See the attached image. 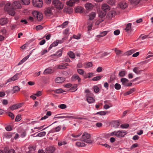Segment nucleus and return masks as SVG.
Returning <instances> with one entry per match:
<instances>
[{"instance_id": "f257e3e1", "label": "nucleus", "mask_w": 153, "mask_h": 153, "mask_svg": "<svg viewBox=\"0 0 153 153\" xmlns=\"http://www.w3.org/2000/svg\"><path fill=\"white\" fill-rule=\"evenodd\" d=\"M90 135L87 132H85L83 134L80 140L88 143H91L93 142V140L90 139Z\"/></svg>"}, {"instance_id": "f03ea898", "label": "nucleus", "mask_w": 153, "mask_h": 153, "mask_svg": "<svg viewBox=\"0 0 153 153\" xmlns=\"http://www.w3.org/2000/svg\"><path fill=\"white\" fill-rule=\"evenodd\" d=\"M127 133V132L124 131H115L111 133L109 136H111L115 135L117 137H123Z\"/></svg>"}, {"instance_id": "7ed1b4c3", "label": "nucleus", "mask_w": 153, "mask_h": 153, "mask_svg": "<svg viewBox=\"0 0 153 153\" xmlns=\"http://www.w3.org/2000/svg\"><path fill=\"white\" fill-rule=\"evenodd\" d=\"M4 10L7 11V13L11 16H14L15 14V12L13 9L12 7L10 6V3H7L5 5L4 7Z\"/></svg>"}, {"instance_id": "20e7f679", "label": "nucleus", "mask_w": 153, "mask_h": 153, "mask_svg": "<svg viewBox=\"0 0 153 153\" xmlns=\"http://www.w3.org/2000/svg\"><path fill=\"white\" fill-rule=\"evenodd\" d=\"M52 4L59 10L62 9L64 7V4L59 0H52Z\"/></svg>"}, {"instance_id": "39448f33", "label": "nucleus", "mask_w": 153, "mask_h": 153, "mask_svg": "<svg viewBox=\"0 0 153 153\" xmlns=\"http://www.w3.org/2000/svg\"><path fill=\"white\" fill-rule=\"evenodd\" d=\"M32 2L34 7H42L43 4L42 0H32Z\"/></svg>"}, {"instance_id": "423d86ee", "label": "nucleus", "mask_w": 153, "mask_h": 153, "mask_svg": "<svg viewBox=\"0 0 153 153\" xmlns=\"http://www.w3.org/2000/svg\"><path fill=\"white\" fill-rule=\"evenodd\" d=\"M53 8V7H48L45 9L44 13L46 17H50L53 15L52 10Z\"/></svg>"}, {"instance_id": "0eeeda50", "label": "nucleus", "mask_w": 153, "mask_h": 153, "mask_svg": "<svg viewBox=\"0 0 153 153\" xmlns=\"http://www.w3.org/2000/svg\"><path fill=\"white\" fill-rule=\"evenodd\" d=\"M129 80L125 78H122L120 79V82H122V85L124 86H130L132 85L131 82L128 83Z\"/></svg>"}, {"instance_id": "6e6552de", "label": "nucleus", "mask_w": 153, "mask_h": 153, "mask_svg": "<svg viewBox=\"0 0 153 153\" xmlns=\"http://www.w3.org/2000/svg\"><path fill=\"white\" fill-rule=\"evenodd\" d=\"M12 7L14 10V9H20L21 7L20 3L16 1H14L13 3Z\"/></svg>"}, {"instance_id": "1a4fd4ad", "label": "nucleus", "mask_w": 153, "mask_h": 153, "mask_svg": "<svg viewBox=\"0 0 153 153\" xmlns=\"http://www.w3.org/2000/svg\"><path fill=\"white\" fill-rule=\"evenodd\" d=\"M70 114L68 113H63L61 114L60 115L63 114L64 115V116H59V117H54V118H68L69 119H73V118H74V116H69L68 115Z\"/></svg>"}, {"instance_id": "9d476101", "label": "nucleus", "mask_w": 153, "mask_h": 153, "mask_svg": "<svg viewBox=\"0 0 153 153\" xmlns=\"http://www.w3.org/2000/svg\"><path fill=\"white\" fill-rule=\"evenodd\" d=\"M128 6L127 3L124 1H122L119 2L118 4V6L122 9H125Z\"/></svg>"}, {"instance_id": "9b49d317", "label": "nucleus", "mask_w": 153, "mask_h": 153, "mask_svg": "<svg viewBox=\"0 0 153 153\" xmlns=\"http://www.w3.org/2000/svg\"><path fill=\"white\" fill-rule=\"evenodd\" d=\"M22 105V103H19L14 104L9 107V108L12 110L18 109L21 107Z\"/></svg>"}, {"instance_id": "f8f14e48", "label": "nucleus", "mask_w": 153, "mask_h": 153, "mask_svg": "<svg viewBox=\"0 0 153 153\" xmlns=\"http://www.w3.org/2000/svg\"><path fill=\"white\" fill-rule=\"evenodd\" d=\"M76 80H78V82H81V79L78 75L77 74L73 75L71 78V80L74 81Z\"/></svg>"}, {"instance_id": "ddd939ff", "label": "nucleus", "mask_w": 153, "mask_h": 153, "mask_svg": "<svg viewBox=\"0 0 153 153\" xmlns=\"http://www.w3.org/2000/svg\"><path fill=\"white\" fill-rule=\"evenodd\" d=\"M116 15V12L114 10L110 11L106 15V17L108 19H111Z\"/></svg>"}, {"instance_id": "4468645a", "label": "nucleus", "mask_w": 153, "mask_h": 153, "mask_svg": "<svg viewBox=\"0 0 153 153\" xmlns=\"http://www.w3.org/2000/svg\"><path fill=\"white\" fill-rule=\"evenodd\" d=\"M55 149L52 146H50L47 147L45 150V152L46 153H52L55 151Z\"/></svg>"}, {"instance_id": "2eb2a0df", "label": "nucleus", "mask_w": 153, "mask_h": 153, "mask_svg": "<svg viewBox=\"0 0 153 153\" xmlns=\"http://www.w3.org/2000/svg\"><path fill=\"white\" fill-rule=\"evenodd\" d=\"M102 9L103 11L106 12L110 10V7L107 4L104 3L102 4Z\"/></svg>"}, {"instance_id": "dca6fc26", "label": "nucleus", "mask_w": 153, "mask_h": 153, "mask_svg": "<svg viewBox=\"0 0 153 153\" xmlns=\"http://www.w3.org/2000/svg\"><path fill=\"white\" fill-rule=\"evenodd\" d=\"M29 151L26 152V153H34L36 149V146H31L28 147Z\"/></svg>"}, {"instance_id": "f3484780", "label": "nucleus", "mask_w": 153, "mask_h": 153, "mask_svg": "<svg viewBox=\"0 0 153 153\" xmlns=\"http://www.w3.org/2000/svg\"><path fill=\"white\" fill-rule=\"evenodd\" d=\"M35 15L36 16V18L39 21H41L43 19V14L40 12H35Z\"/></svg>"}, {"instance_id": "a211bd4d", "label": "nucleus", "mask_w": 153, "mask_h": 153, "mask_svg": "<svg viewBox=\"0 0 153 153\" xmlns=\"http://www.w3.org/2000/svg\"><path fill=\"white\" fill-rule=\"evenodd\" d=\"M65 80V78L63 77H57L55 79V82L56 83H60Z\"/></svg>"}, {"instance_id": "6ab92c4d", "label": "nucleus", "mask_w": 153, "mask_h": 153, "mask_svg": "<svg viewBox=\"0 0 153 153\" xmlns=\"http://www.w3.org/2000/svg\"><path fill=\"white\" fill-rule=\"evenodd\" d=\"M133 71L134 72L137 74H140L141 72L143 71V70H140V68L138 67H136L134 68Z\"/></svg>"}, {"instance_id": "aec40b11", "label": "nucleus", "mask_w": 153, "mask_h": 153, "mask_svg": "<svg viewBox=\"0 0 153 153\" xmlns=\"http://www.w3.org/2000/svg\"><path fill=\"white\" fill-rule=\"evenodd\" d=\"M8 22V21L7 18H4L0 19V24L1 25H4Z\"/></svg>"}, {"instance_id": "412c9836", "label": "nucleus", "mask_w": 153, "mask_h": 153, "mask_svg": "<svg viewBox=\"0 0 153 153\" xmlns=\"http://www.w3.org/2000/svg\"><path fill=\"white\" fill-rule=\"evenodd\" d=\"M93 5L90 3H87L85 5V7L87 10H91L93 8Z\"/></svg>"}, {"instance_id": "4be33fe9", "label": "nucleus", "mask_w": 153, "mask_h": 153, "mask_svg": "<svg viewBox=\"0 0 153 153\" xmlns=\"http://www.w3.org/2000/svg\"><path fill=\"white\" fill-rule=\"evenodd\" d=\"M99 16L100 18H103L106 14V12L104 11H99L98 12Z\"/></svg>"}, {"instance_id": "5701e85b", "label": "nucleus", "mask_w": 153, "mask_h": 153, "mask_svg": "<svg viewBox=\"0 0 153 153\" xmlns=\"http://www.w3.org/2000/svg\"><path fill=\"white\" fill-rule=\"evenodd\" d=\"M86 100L89 103H91L94 102L95 101V100L92 97H87Z\"/></svg>"}, {"instance_id": "b1692460", "label": "nucleus", "mask_w": 153, "mask_h": 153, "mask_svg": "<svg viewBox=\"0 0 153 153\" xmlns=\"http://www.w3.org/2000/svg\"><path fill=\"white\" fill-rule=\"evenodd\" d=\"M53 72L52 70L50 68H48L46 69L44 72V74H51Z\"/></svg>"}, {"instance_id": "393cba45", "label": "nucleus", "mask_w": 153, "mask_h": 153, "mask_svg": "<svg viewBox=\"0 0 153 153\" xmlns=\"http://www.w3.org/2000/svg\"><path fill=\"white\" fill-rule=\"evenodd\" d=\"M20 3L23 4L28 5L30 3V0H20Z\"/></svg>"}, {"instance_id": "a878e982", "label": "nucleus", "mask_w": 153, "mask_h": 153, "mask_svg": "<svg viewBox=\"0 0 153 153\" xmlns=\"http://www.w3.org/2000/svg\"><path fill=\"white\" fill-rule=\"evenodd\" d=\"M21 75V73H17L16 74L13 76L11 77L12 78V79H13V81H15L16 80L18 79L19 78V75Z\"/></svg>"}, {"instance_id": "bb28decb", "label": "nucleus", "mask_w": 153, "mask_h": 153, "mask_svg": "<svg viewBox=\"0 0 153 153\" xmlns=\"http://www.w3.org/2000/svg\"><path fill=\"white\" fill-rule=\"evenodd\" d=\"M108 32V31H104L101 32H100V34L97 35V36L99 38L103 37L106 35L107 34Z\"/></svg>"}, {"instance_id": "cd10ccee", "label": "nucleus", "mask_w": 153, "mask_h": 153, "mask_svg": "<svg viewBox=\"0 0 153 153\" xmlns=\"http://www.w3.org/2000/svg\"><path fill=\"white\" fill-rule=\"evenodd\" d=\"M76 145L79 147H82L85 146V144L83 142H77L76 143Z\"/></svg>"}, {"instance_id": "c85d7f7f", "label": "nucleus", "mask_w": 153, "mask_h": 153, "mask_svg": "<svg viewBox=\"0 0 153 153\" xmlns=\"http://www.w3.org/2000/svg\"><path fill=\"white\" fill-rule=\"evenodd\" d=\"M52 91L56 94H59L64 91H63V89L62 88L53 90Z\"/></svg>"}, {"instance_id": "c756f323", "label": "nucleus", "mask_w": 153, "mask_h": 153, "mask_svg": "<svg viewBox=\"0 0 153 153\" xmlns=\"http://www.w3.org/2000/svg\"><path fill=\"white\" fill-rule=\"evenodd\" d=\"M62 55V52L60 51H57L56 53L51 55V56H57V57H60Z\"/></svg>"}, {"instance_id": "7c9ffc66", "label": "nucleus", "mask_w": 153, "mask_h": 153, "mask_svg": "<svg viewBox=\"0 0 153 153\" xmlns=\"http://www.w3.org/2000/svg\"><path fill=\"white\" fill-rule=\"evenodd\" d=\"M19 88L17 86H16L13 87V93L17 92L20 90Z\"/></svg>"}, {"instance_id": "2f4dec72", "label": "nucleus", "mask_w": 153, "mask_h": 153, "mask_svg": "<svg viewBox=\"0 0 153 153\" xmlns=\"http://www.w3.org/2000/svg\"><path fill=\"white\" fill-rule=\"evenodd\" d=\"M68 54L69 56V57L72 59L75 58V54L73 52L70 51L68 53Z\"/></svg>"}, {"instance_id": "473e14b6", "label": "nucleus", "mask_w": 153, "mask_h": 153, "mask_svg": "<svg viewBox=\"0 0 153 153\" xmlns=\"http://www.w3.org/2000/svg\"><path fill=\"white\" fill-rule=\"evenodd\" d=\"M134 91V88H132L128 91V92L125 93L124 94V96H126L127 95L133 93Z\"/></svg>"}, {"instance_id": "72a5a7b5", "label": "nucleus", "mask_w": 153, "mask_h": 153, "mask_svg": "<svg viewBox=\"0 0 153 153\" xmlns=\"http://www.w3.org/2000/svg\"><path fill=\"white\" fill-rule=\"evenodd\" d=\"M77 87V85L76 84H74V85L70 89L71 91L73 92L76 91L77 90L76 88Z\"/></svg>"}, {"instance_id": "f704fd0d", "label": "nucleus", "mask_w": 153, "mask_h": 153, "mask_svg": "<svg viewBox=\"0 0 153 153\" xmlns=\"http://www.w3.org/2000/svg\"><path fill=\"white\" fill-rule=\"evenodd\" d=\"M103 77L102 76H97L93 78L92 79V80L93 81H97L100 79L102 77Z\"/></svg>"}, {"instance_id": "c9c22d12", "label": "nucleus", "mask_w": 153, "mask_h": 153, "mask_svg": "<svg viewBox=\"0 0 153 153\" xmlns=\"http://www.w3.org/2000/svg\"><path fill=\"white\" fill-rule=\"evenodd\" d=\"M96 16V14L94 12H92L89 15V19L90 20H93Z\"/></svg>"}, {"instance_id": "e433bc0d", "label": "nucleus", "mask_w": 153, "mask_h": 153, "mask_svg": "<svg viewBox=\"0 0 153 153\" xmlns=\"http://www.w3.org/2000/svg\"><path fill=\"white\" fill-rule=\"evenodd\" d=\"M131 23H129L127 24L125 30L127 31L130 30L131 29Z\"/></svg>"}, {"instance_id": "4c0bfd02", "label": "nucleus", "mask_w": 153, "mask_h": 153, "mask_svg": "<svg viewBox=\"0 0 153 153\" xmlns=\"http://www.w3.org/2000/svg\"><path fill=\"white\" fill-rule=\"evenodd\" d=\"M140 0H131V3L134 5H137L140 2Z\"/></svg>"}, {"instance_id": "58836bf2", "label": "nucleus", "mask_w": 153, "mask_h": 153, "mask_svg": "<svg viewBox=\"0 0 153 153\" xmlns=\"http://www.w3.org/2000/svg\"><path fill=\"white\" fill-rule=\"evenodd\" d=\"M108 113L106 111H101L97 112L96 113L97 114H99L100 115H104Z\"/></svg>"}, {"instance_id": "ea45409f", "label": "nucleus", "mask_w": 153, "mask_h": 153, "mask_svg": "<svg viewBox=\"0 0 153 153\" xmlns=\"http://www.w3.org/2000/svg\"><path fill=\"white\" fill-rule=\"evenodd\" d=\"M126 71H120L119 73V76L121 77H123L125 76Z\"/></svg>"}, {"instance_id": "a19ab883", "label": "nucleus", "mask_w": 153, "mask_h": 153, "mask_svg": "<svg viewBox=\"0 0 153 153\" xmlns=\"http://www.w3.org/2000/svg\"><path fill=\"white\" fill-rule=\"evenodd\" d=\"M114 51L116 53L117 55L119 56H120L121 55V54L122 52V51L120 50H118L117 48H115Z\"/></svg>"}, {"instance_id": "79ce46f5", "label": "nucleus", "mask_w": 153, "mask_h": 153, "mask_svg": "<svg viewBox=\"0 0 153 153\" xmlns=\"http://www.w3.org/2000/svg\"><path fill=\"white\" fill-rule=\"evenodd\" d=\"M21 115L20 114H18L16 117L15 121L16 122L19 121L21 120Z\"/></svg>"}, {"instance_id": "37998d69", "label": "nucleus", "mask_w": 153, "mask_h": 153, "mask_svg": "<svg viewBox=\"0 0 153 153\" xmlns=\"http://www.w3.org/2000/svg\"><path fill=\"white\" fill-rule=\"evenodd\" d=\"M135 51L134 50H131L129 51H127L126 53V55L128 56L130 55L133 53Z\"/></svg>"}, {"instance_id": "c03bdc74", "label": "nucleus", "mask_w": 153, "mask_h": 153, "mask_svg": "<svg viewBox=\"0 0 153 153\" xmlns=\"http://www.w3.org/2000/svg\"><path fill=\"white\" fill-rule=\"evenodd\" d=\"M114 88L115 89L117 90L120 89L121 88V85L120 84L116 83L114 85Z\"/></svg>"}, {"instance_id": "a18cd8bd", "label": "nucleus", "mask_w": 153, "mask_h": 153, "mask_svg": "<svg viewBox=\"0 0 153 153\" xmlns=\"http://www.w3.org/2000/svg\"><path fill=\"white\" fill-rule=\"evenodd\" d=\"M46 133L45 131H42L38 133L36 136L41 137L44 136L45 135Z\"/></svg>"}, {"instance_id": "49530a36", "label": "nucleus", "mask_w": 153, "mask_h": 153, "mask_svg": "<svg viewBox=\"0 0 153 153\" xmlns=\"http://www.w3.org/2000/svg\"><path fill=\"white\" fill-rule=\"evenodd\" d=\"M74 4V3L72 0H70L68 1L67 2V5L69 6H73Z\"/></svg>"}, {"instance_id": "de8ad7c7", "label": "nucleus", "mask_w": 153, "mask_h": 153, "mask_svg": "<svg viewBox=\"0 0 153 153\" xmlns=\"http://www.w3.org/2000/svg\"><path fill=\"white\" fill-rule=\"evenodd\" d=\"M77 72L81 75H83L84 74V70L81 69H79L77 70Z\"/></svg>"}, {"instance_id": "09e8293b", "label": "nucleus", "mask_w": 153, "mask_h": 153, "mask_svg": "<svg viewBox=\"0 0 153 153\" xmlns=\"http://www.w3.org/2000/svg\"><path fill=\"white\" fill-rule=\"evenodd\" d=\"M75 12L76 13H82L83 12V10L81 8L77 7L76 9Z\"/></svg>"}, {"instance_id": "8fccbe9b", "label": "nucleus", "mask_w": 153, "mask_h": 153, "mask_svg": "<svg viewBox=\"0 0 153 153\" xmlns=\"http://www.w3.org/2000/svg\"><path fill=\"white\" fill-rule=\"evenodd\" d=\"M58 107L62 109H65L66 108V105L64 104H61L58 105Z\"/></svg>"}, {"instance_id": "3c124183", "label": "nucleus", "mask_w": 153, "mask_h": 153, "mask_svg": "<svg viewBox=\"0 0 153 153\" xmlns=\"http://www.w3.org/2000/svg\"><path fill=\"white\" fill-rule=\"evenodd\" d=\"M120 125V123L119 122H115L113 124V127L115 128H116L118 127Z\"/></svg>"}, {"instance_id": "603ef678", "label": "nucleus", "mask_w": 153, "mask_h": 153, "mask_svg": "<svg viewBox=\"0 0 153 153\" xmlns=\"http://www.w3.org/2000/svg\"><path fill=\"white\" fill-rule=\"evenodd\" d=\"M31 53H30L27 56H25V58H24L22 60H21V62H25L26 60H27L29 57L30 56V55Z\"/></svg>"}, {"instance_id": "864d4df0", "label": "nucleus", "mask_w": 153, "mask_h": 153, "mask_svg": "<svg viewBox=\"0 0 153 153\" xmlns=\"http://www.w3.org/2000/svg\"><path fill=\"white\" fill-rule=\"evenodd\" d=\"M7 114L8 116L11 118L12 119H14V115L12 112H7Z\"/></svg>"}, {"instance_id": "5fc2aeb1", "label": "nucleus", "mask_w": 153, "mask_h": 153, "mask_svg": "<svg viewBox=\"0 0 153 153\" xmlns=\"http://www.w3.org/2000/svg\"><path fill=\"white\" fill-rule=\"evenodd\" d=\"M120 126L121 128H127L129 127V125L128 124L126 123L125 124H122Z\"/></svg>"}, {"instance_id": "6e6d98bb", "label": "nucleus", "mask_w": 153, "mask_h": 153, "mask_svg": "<svg viewBox=\"0 0 153 153\" xmlns=\"http://www.w3.org/2000/svg\"><path fill=\"white\" fill-rule=\"evenodd\" d=\"M58 68L60 69H65L67 68L66 67L63 65H58Z\"/></svg>"}, {"instance_id": "4d7b16f0", "label": "nucleus", "mask_w": 153, "mask_h": 153, "mask_svg": "<svg viewBox=\"0 0 153 153\" xmlns=\"http://www.w3.org/2000/svg\"><path fill=\"white\" fill-rule=\"evenodd\" d=\"M68 21H66L64 22L63 24L61 25V26L62 28H65V26L68 25Z\"/></svg>"}, {"instance_id": "13d9d810", "label": "nucleus", "mask_w": 153, "mask_h": 153, "mask_svg": "<svg viewBox=\"0 0 153 153\" xmlns=\"http://www.w3.org/2000/svg\"><path fill=\"white\" fill-rule=\"evenodd\" d=\"M108 3L111 5H113L114 4L115 2V0H109L108 1Z\"/></svg>"}, {"instance_id": "bf43d9fd", "label": "nucleus", "mask_w": 153, "mask_h": 153, "mask_svg": "<svg viewBox=\"0 0 153 153\" xmlns=\"http://www.w3.org/2000/svg\"><path fill=\"white\" fill-rule=\"evenodd\" d=\"M4 153H15V151L14 149H11L8 151H5Z\"/></svg>"}, {"instance_id": "052dcab7", "label": "nucleus", "mask_w": 153, "mask_h": 153, "mask_svg": "<svg viewBox=\"0 0 153 153\" xmlns=\"http://www.w3.org/2000/svg\"><path fill=\"white\" fill-rule=\"evenodd\" d=\"M94 91L95 93H97L99 91V88L97 86H94Z\"/></svg>"}, {"instance_id": "680f3d73", "label": "nucleus", "mask_w": 153, "mask_h": 153, "mask_svg": "<svg viewBox=\"0 0 153 153\" xmlns=\"http://www.w3.org/2000/svg\"><path fill=\"white\" fill-rule=\"evenodd\" d=\"M65 39H66V38L64 37V38H63L61 40H57L56 41L57 42L58 44L59 43H62L64 42V40Z\"/></svg>"}, {"instance_id": "e2e57ef3", "label": "nucleus", "mask_w": 153, "mask_h": 153, "mask_svg": "<svg viewBox=\"0 0 153 153\" xmlns=\"http://www.w3.org/2000/svg\"><path fill=\"white\" fill-rule=\"evenodd\" d=\"M93 95V94L90 91L88 93H87L85 95V97H91Z\"/></svg>"}, {"instance_id": "0e129e2a", "label": "nucleus", "mask_w": 153, "mask_h": 153, "mask_svg": "<svg viewBox=\"0 0 153 153\" xmlns=\"http://www.w3.org/2000/svg\"><path fill=\"white\" fill-rule=\"evenodd\" d=\"M116 78L114 74H113L111 76L110 80L111 81L114 80Z\"/></svg>"}, {"instance_id": "69168bd1", "label": "nucleus", "mask_w": 153, "mask_h": 153, "mask_svg": "<svg viewBox=\"0 0 153 153\" xmlns=\"http://www.w3.org/2000/svg\"><path fill=\"white\" fill-rule=\"evenodd\" d=\"M29 43H26L25 44H24L23 45L21 46V48L23 49H25V48L27 47Z\"/></svg>"}, {"instance_id": "338daca9", "label": "nucleus", "mask_w": 153, "mask_h": 153, "mask_svg": "<svg viewBox=\"0 0 153 153\" xmlns=\"http://www.w3.org/2000/svg\"><path fill=\"white\" fill-rule=\"evenodd\" d=\"M43 27L41 25H39L36 26V30H42L43 29Z\"/></svg>"}, {"instance_id": "774afa93", "label": "nucleus", "mask_w": 153, "mask_h": 153, "mask_svg": "<svg viewBox=\"0 0 153 153\" xmlns=\"http://www.w3.org/2000/svg\"><path fill=\"white\" fill-rule=\"evenodd\" d=\"M34 95L39 97L42 95V91H38L36 94H34Z\"/></svg>"}]
</instances>
